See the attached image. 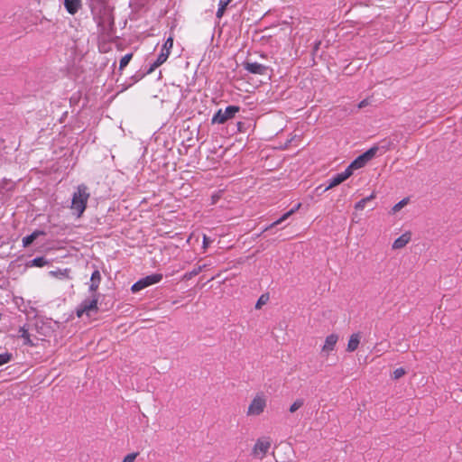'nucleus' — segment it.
<instances>
[{
  "instance_id": "obj_1",
  "label": "nucleus",
  "mask_w": 462,
  "mask_h": 462,
  "mask_svg": "<svg viewBox=\"0 0 462 462\" xmlns=\"http://www.w3.org/2000/svg\"><path fill=\"white\" fill-rule=\"evenodd\" d=\"M88 198V188L85 185H79L74 192L71 201V209L77 212L78 217H80L85 211Z\"/></svg>"
},
{
  "instance_id": "obj_2",
  "label": "nucleus",
  "mask_w": 462,
  "mask_h": 462,
  "mask_svg": "<svg viewBox=\"0 0 462 462\" xmlns=\"http://www.w3.org/2000/svg\"><path fill=\"white\" fill-rule=\"evenodd\" d=\"M172 46H173V38L171 36H170L164 42L156 60L150 65L149 69L146 70V72L144 74L135 76V81L140 80L145 74H151L152 71L155 70L156 68H158L159 66L163 64L167 60V59L171 53V50L172 49Z\"/></svg>"
},
{
  "instance_id": "obj_3",
  "label": "nucleus",
  "mask_w": 462,
  "mask_h": 462,
  "mask_svg": "<svg viewBox=\"0 0 462 462\" xmlns=\"http://www.w3.org/2000/svg\"><path fill=\"white\" fill-rule=\"evenodd\" d=\"M240 107L237 106H228L225 110L218 109L211 118V124L223 125L227 120L234 118L236 114L238 113Z\"/></svg>"
},
{
  "instance_id": "obj_4",
  "label": "nucleus",
  "mask_w": 462,
  "mask_h": 462,
  "mask_svg": "<svg viewBox=\"0 0 462 462\" xmlns=\"http://www.w3.org/2000/svg\"><path fill=\"white\" fill-rule=\"evenodd\" d=\"M98 295L92 294V299L84 300L76 309V315L81 318L84 314L90 316L91 312H97Z\"/></svg>"
},
{
  "instance_id": "obj_5",
  "label": "nucleus",
  "mask_w": 462,
  "mask_h": 462,
  "mask_svg": "<svg viewBox=\"0 0 462 462\" xmlns=\"http://www.w3.org/2000/svg\"><path fill=\"white\" fill-rule=\"evenodd\" d=\"M162 278L163 275L162 273H152L151 275H147L134 282L131 287V291L134 293L138 292L148 286L160 282Z\"/></svg>"
},
{
  "instance_id": "obj_6",
  "label": "nucleus",
  "mask_w": 462,
  "mask_h": 462,
  "mask_svg": "<svg viewBox=\"0 0 462 462\" xmlns=\"http://www.w3.org/2000/svg\"><path fill=\"white\" fill-rule=\"evenodd\" d=\"M265 407V396L263 393H257L249 404L246 414L248 416H258L263 412Z\"/></svg>"
},
{
  "instance_id": "obj_7",
  "label": "nucleus",
  "mask_w": 462,
  "mask_h": 462,
  "mask_svg": "<svg viewBox=\"0 0 462 462\" xmlns=\"http://www.w3.org/2000/svg\"><path fill=\"white\" fill-rule=\"evenodd\" d=\"M271 445L272 443L269 437L259 438L252 449V454L255 457L263 459L269 451Z\"/></svg>"
},
{
  "instance_id": "obj_8",
  "label": "nucleus",
  "mask_w": 462,
  "mask_h": 462,
  "mask_svg": "<svg viewBox=\"0 0 462 462\" xmlns=\"http://www.w3.org/2000/svg\"><path fill=\"white\" fill-rule=\"evenodd\" d=\"M352 175V171L347 167L345 169L344 171L337 173L334 175L332 178L328 180V185L324 188L323 191H327L329 189H332L339 184H341L343 181H345L346 179H348Z\"/></svg>"
},
{
  "instance_id": "obj_9",
  "label": "nucleus",
  "mask_w": 462,
  "mask_h": 462,
  "mask_svg": "<svg viewBox=\"0 0 462 462\" xmlns=\"http://www.w3.org/2000/svg\"><path fill=\"white\" fill-rule=\"evenodd\" d=\"M243 67L249 73L256 75H267L269 68L258 62L245 61Z\"/></svg>"
},
{
  "instance_id": "obj_10",
  "label": "nucleus",
  "mask_w": 462,
  "mask_h": 462,
  "mask_svg": "<svg viewBox=\"0 0 462 462\" xmlns=\"http://www.w3.org/2000/svg\"><path fill=\"white\" fill-rule=\"evenodd\" d=\"M100 282H101V273H100L99 270L96 269L91 274L89 287H88V291L91 294H97V291L99 288Z\"/></svg>"
},
{
  "instance_id": "obj_11",
  "label": "nucleus",
  "mask_w": 462,
  "mask_h": 462,
  "mask_svg": "<svg viewBox=\"0 0 462 462\" xmlns=\"http://www.w3.org/2000/svg\"><path fill=\"white\" fill-rule=\"evenodd\" d=\"M301 204L300 203H298L297 205H295L291 210H289L288 212L284 213L281 217H279L277 220H275L274 222H273L272 224H270L269 226H267L263 230V232H265V231H268L269 229L280 225L281 223H282L283 221H285L290 216H291L292 214H294L297 210H299V208H300Z\"/></svg>"
},
{
  "instance_id": "obj_12",
  "label": "nucleus",
  "mask_w": 462,
  "mask_h": 462,
  "mask_svg": "<svg viewBox=\"0 0 462 462\" xmlns=\"http://www.w3.org/2000/svg\"><path fill=\"white\" fill-rule=\"evenodd\" d=\"M81 0H64V6L69 14H76L81 8Z\"/></svg>"
},
{
  "instance_id": "obj_13",
  "label": "nucleus",
  "mask_w": 462,
  "mask_h": 462,
  "mask_svg": "<svg viewBox=\"0 0 462 462\" xmlns=\"http://www.w3.org/2000/svg\"><path fill=\"white\" fill-rule=\"evenodd\" d=\"M337 340L338 336L337 334L333 333L328 335L325 339V344L322 346V351L327 353L333 351Z\"/></svg>"
},
{
  "instance_id": "obj_14",
  "label": "nucleus",
  "mask_w": 462,
  "mask_h": 462,
  "mask_svg": "<svg viewBox=\"0 0 462 462\" xmlns=\"http://www.w3.org/2000/svg\"><path fill=\"white\" fill-rule=\"evenodd\" d=\"M41 236H45V232L42 230H34L31 235L26 236L23 238V246L28 247L31 244L33 243L35 239H37Z\"/></svg>"
},
{
  "instance_id": "obj_15",
  "label": "nucleus",
  "mask_w": 462,
  "mask_h": 462,
  "mask_svg": "<svg viewBox=\"0 0 462 462\" xmlns=\"http://www.w3.org/2000/svg\"><path fill=\"white\" fill-rule=\"evenodd\" d=\"M360 339H361L360 333L352 334L350 336L348 343H347L346 351L354 352L355 350H356L359 346Z\"/></svg>"
},
{
  "instance_id": "obj_16",
  "label": "nucleus",
  "mask_w": 462,
  "mask_h": 462,
  "mask_svg": "<svg viewBox=\"0 0 462 462\" xmlns=\"http://www.w3.org/2000/svg\"><path fill=\"white\" fill-rule=\"evenodd\" d=\"M411 240V234L410 233H404L401 236H399L397 239L394 240L393 244V249H401L404 247Z\"/></svg>"
},
{
  "instance_id": "obj_17",
  "label": "nucleus",
  "mask_w": 462,
  "mask_h": 462,
  "mask_svg": "<svg viewBox=\"0 0 462 462\" xmlns=\"http://www.w3.org/2000/svg\"><path fill=\"white\" fill-rule=\"evenodd\" d=\"M18 337L23 339L24 346H35V344L32 341L29 331L25 328V326L19 328Z\"/></svg>"
},
{
  "instance_id": "obj_18",
  "label": "nucleus",
  "mask_w": 462,
  "mask_h": 462,
  "mask_svg": "<svg viewBox=\"0 0 462 462\" xmlns=\"http://www.w3.org/2000/svg\"><path fill=\"white\" fill-rule=\"evenodd\" d=\"M368 162V161L365 159V157L361 154L356 159H355L348 166L347 168L350 169V171L353 172L354 170L361 169L365 166V164Z\"/></svg>"
},
{
  "instance_id": "obj_19",
  "label": "nucleus",
  "mask_w": 462,
  "mask_h": 462,
  "mask_svg": "<svg viewBox=\"0 0 462 462\" xmlns=\"http://www.w3.org/2000/svg\"><path fill=\"white\" fill-rule=\"evenodd\" d=\"M47 264H49V261L43 256H39L32 260L28 261L25 263V266L28 268L29 267H43Z\"/></svg>"
},
{
  "instance_id": "obj_20",
  "label": "nucleus",
  "mask_w": 462,
  "mask_h": 462,
  "mask_svg": "<svg viewBox=\"0 0 462 462\" xmlns=\"http://www.w3.org/2000/svg\"><path fill=\"white\" fill-rule=\"evenodd\" d=\"M205 267H206V264L199 265V266L195 267L190 272H187L186 273H184L182 279L186 280V281L192 279L193 277L199 274L204 270Z\"/></svg>"
},
{
  "instance_id": "obj_21",
  "label": "nucleus",
  "mask_w": 462,
  "mask_h": 462,
  "mask_svg": "<svg viewBox=\"0 0 462 462\" xmlns=\"http://www.w3.org/2000/svg\"><path fill=\"white\" fill-rule=\"evenodd\" d=\"M375 198V194L372 193L370 196L364 198L360 199L358 202L356 203L355 208L356 210H363L366 205V203Z\"/></svg>"
},
{
  "instance_id": "obj_22",
  "label": "nucleus",
  "mask_w": 462,
  "mask_h": 462,
  "mask_svg": "<svg viewBox=\"0 0 462 462\" xmlns=\"http://www.w3.org/2000/svg\"><path fill=\"white\" fill-rule=\"evenodd\" d=\"M69 269H64V270H58L55 272H51V274L59 278V279H64V278H69Z\"/></svg>"
},
{
  "instance_id": "obj_23",
  "label": "nucleus",
  "mask_w": 462,
  "mask_h": 462,
  "mask_svg": "<svg viewBox=\"0 0 462 462\" xmlns=\"http://www.w3.org/2000/svg\"><path fill=\"white\" fill-rule=\"evenodd\" d=\"M378 151H379V146H373L369 150L363 153V155L369 162L370 160H372L376 155Z\"/></svg>"
},
{
  "instance_id": "obj_24",
  "label": "nucleus",
  "mask_w": 462,
  "mask_h": 462,
  "mask_svg": "<svg viewBox=\"0 0 462 462\" xmlns=\"http://www.w3.org/2000/svg\"><path fill=\"white\" fill-rule=\"evenodd\" d=\"M304 405L303 399H297L289 408V411L293 413Z\"/></svg>"
},
{
  "instance_id": "obj_25",
  "label": "nucleus",
  "mask_w": 462,
  "mask_h": 462,
  "mask_svg": "<svg viewBox=\"0 0 462 462\" xmlns=\"http://www.w3.org/2000/svg\"><path fill=\"white\" fill-rule=\"evenodd\" d=\"M132 57L133 53H127L125 56H123L120 60L119 69H123L125 67H126L130 62Z\"/></svg>"
},
{
  "instance_id": "obj_26",
  "label": "nucleus",
  "mask_w": 462,
  "mask_h": 462,
  "mask_svg": "<svg viewBox=\"0 0 462 462\" xmlns=\"http://www.w3.org/2000/svg\"><path fill=\"white\" fill-rule=\"evenodd\" d=\"M13 358V355L8 352L0 354V365L9 363Z\"/></svg>"
},
{
  "instance_id": "obj_27",
  "label": "nucleus",
  "mask_w": 462,
  "mask_h": 462,
  "mask_svg": "<svg viewBox=\"0 0 462 462\" xmlns=\"http://www.w3.org/2000/svg\"><path fill=\"white\" fill-rule=\"evenodd\" d=\"M409 202V199L408 198H404L402 199L401 201H399L398 203H396L393 207V211L394 213L398 212L399 210H401L405 205H407Z\"/></svg>"
},
{
  "instance_id": "obj_28",
  "label": "nucleus",
  "mask_w": 462,
  "mask_h": 462,
  "mask_svg": "<svg viewBox=\"0 0 462 462\" xmlns=\"http://www.w3.org/2000/svg\"><path fill=\"white\" fill-rule=\"evenodd\" d=\"M380 143H381V146L379 147V149L380 148L383 149V152L391 150L393 148V142L390 141V140H387V139H384V140L381 141Z\"/></svg>"
},
{
  "instance_id": "obj_29",
  "label": "nucleus",
  "mask_w": 462,
  "mask_h": 462,
  "mask_svg": "<svg viewBox=\"0 0 462 462\" xmlns=\"http://www.w3.org/2000/svg\"><path fill=\"white\" fill-rule=\"evenodd\" d=\"M227 5H228L223 4V2L219 0L218 9L217 11V18H221L224 15L225 11H226Z\"/></svg>"
},
{
  "instance_id": "obj_30",
  "label": "nucleus",
  "mask_w": 462,
  "mask_h": 462,
  "mask_svg": "<svg viewBox=\"0 0 462 462\" xmlns=\"http://www.w3.org/2000/svg\"><path fill=\"white\" fill-rule=\"evenodd\" d=\"M268 300H269L268 294L261 295L260 298L258 299L256 304H255V309H261V307L263 305H264L267 302Z\"/></svg>"
},
{
  "instance_id": "obj_31",
  "label": "nucleus",
  "mask_w": 462,
  "mask_h": 462,
  "mask_svg": "<svg viewBox=\"0 0 462 462\" xmlns=\"http://www.w3.org/2000/svg\"><path fill=\"white\" fill-rule=\"evenodd\" d=\"M405 374H406V371L404 370V368L399 367L393 371L392 376L394 380H397V379H400L401 377H402Z\"/></svg>"
},
{
  "instance_id": "obj_32",
  "label": "nucleus",
  "mask_w": 462,
  "mask_h": 462,
  "mask_svg": "<svg viewBox=\"0 0 462 462\" xmlns=\"http://www.w3.org/2000/svg\"><path fill=\"white\" fill-rule=\"evenodd\" d=\"M137 455L138 453H130L124 457L123 462H134Z\"/></svg>"
},
{
  "instance_id": "obj_33",
  "label": "nucleus",
  "mask_w": 462,
  "mask_h": 462,
  "mask_svg": "<svg viewBox=\"0 0 462 462\" xmlns=\"http://www.w3.org/2000/svg\"><path fill=\"white\" fill-rule=\"evenodd\" d=\"M210 243L209 238L207 236H204L203 237V247L207 248Z\"/></svg>"
},
{
  "instance_id": "obj_34",
  "label": "nucleus",
  "mask_w": 462,
  "mask_h": 462,
  "mask_svg": "<svg viewBox=\"0 0 462 462\" xmlns=\"http://www.w3.org/2000/svg\"><path fill=\"white\" fill-rule=\"evenodd\" d=\"M367 104L366 100H363L359 103L358 107L362 108Z\"/></svg>"
},
{
  "instance_id": "obj_35",
  "label": "nucleus",
  "mask_w": 462,
  "mask_h": 462,
  "mask_svg": "<svg viewBox=\"0 0 462 462\" xmlns=\"http://www.w3.org/2000/svg\"><path fill=\"white\" fill-rule=\"evenodd\" d=\"M242 125H243V123L242 122H238L237 126H238V130L239 131H241Z\"/></svg>"
},
{
  "instance_id": "obj_36",
  "label": "nucleus",
  "mask_w": 462,
  "mask_h": 462,
  "mask_svg": "<svg viewBox=\"0 0 462 462\" xmlns=\"http://www.w3.org/2000/svg\"><path fill=\"white\" fill-rule=\"evenodd\" d=\"M319 44H320V42L316 43L315 50H318Z\"/></svg>"
},
{
  "instance_id": "obj_37",
  "label": "nucleus",
  "mask_w": 462,
  "mask_h": 462,
  "mask_svg": "<svg viewBox=\"0 0 462 462\" xmlns=\"http://www.w3.org/2000/svg\"><path fill=\"white\" fill-rule=\"evenodd\" d=\"M2 189H3V187H2V186H0V193L2 192Z\"/></svg>"
}]
</instances>
